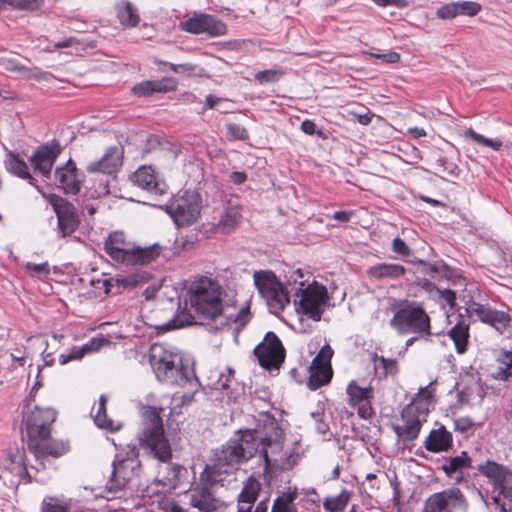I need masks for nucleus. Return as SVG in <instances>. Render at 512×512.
I'll list each match as a JSON object with an SVG mask.
<instances>
[{
  "label": "nucleus",
  "instance_id": "obj_1",
  "mask_svg": "<svg viewBox=\"0 0 512 512\" xmlns=\"http://www.w3.org/2000/svg\"><path fill=\"white\" fill-rule=\"evenodd\" d=\"M189 303L195 315L204 321L221 320V326L235 323L237 327L244 328L249 321V307L244 306L236 313L224 308L221 299V287L207 277L195 281L189 291Z\"/></svg>",
  "mask_w": 512,
  "mask_h": 512
},
{
  "label": "nucleus",
  "instance_id": "obj_2",
  "mask_svg": "<svg viewBox=\"0 0 512 512\" xmlns=\"http://www.w3.org/2000/svg\"><path fill=\"white\" fill-rule=\"evenodd\" d=\"M149 362L157 380L163 384L190 386L193 390L200 387L193 366L184 363L181 353L166 344L155 343L151 346Z\"/></svg>",
  "mask_w": 512,
  "mask_h": 512
},
{
  "label": "nucleus",
  "instance_id": "obj_3",
  "mask_svg": "<svg viewBox=\"0 0 512 512\" xmlns=\"http://www.w3.org/2000/svg\"><path fill=\"white\" fill-rule=\"evenodd\" d=\"M104 250L112 260L126 266L136 267L155 261L159 257L162 247L154 244L141 248L128 241L122 231H114L105 240Z\"/></svg>",
  "mask_w": 512,
  "mask_h": 512
},
{
  "label": "nucleus",
  "instance_id": "obj_4",
  "mask_svg": "<svg viewBox=\"0 0 512 512\" xmlns=\"http://www.w3.org/2000/svg\"><path fill=\"white\" fill-rule=\"evenodd\" d=\"M142 428L138 439L140 446L161 462L171 459L172 450L164 433L160 412L151 406L141 410Z\"/></svg>",
  "mask_w": 512,
  "mask_h": 512
},
{
  "label": "nucleus",
  "instance_id": "obj_5",
  "mask_svg": "<svg viewBox=\"0 0 512 512\" xmlns=\"http://www.w3.org/2000/svg\"><path fill=\"white\" fill-rule=\"evenodd\" d=\"M433 393L434 389L431 388V384L420 388L412 401L402 410L401 417L404 424L393 426L399 439L413 441L418 437L422 424L427 420Z\"/></svg>",
  "mask_w": 512,
  "mask_h": 512
},
{
  "label": "nucleus",
  "instance_id": "obj_6",
  "mask_svg": "<svg viewBox=\"0 0 512 512\" xmlns=\"http://www.w3.org/2000/svg\"><path fill=\"white\" fill-rule=\"evenodd\" d=\"M253 279L259 294L266 301L270 312L274 314L282 312L289 304L290 298L275 273L270 270L255 271Z\"/></svg>",
  "mask_w": 512,
  "mask_h": 512
},
{
  "label": "nucleus",
  "instance_id": "obj_7",
  "mask_svg": "<svg viewBox=\"0 0 512 512\" xmlns=\"http://www.w3.org/2000/svg\"><path fill=\"white\" fill-rule=\"evenodd\" d=\"M260 438L256 431H239L237 438L229 440L223 446L219 460L227 465L248 461L254 455L259 454Z\"/></svg>",
  "mask_w": 512,
  "mask_h": 512
},
{
  "label": "nucleus",
  "instance_id": "obj_8",
  "mask_svg": "<svg viewBox=\"0 0 512 512\" xmlns=\"http://www.w3.org/2000/svg\"><path fill=\"white\" fill-rule=\"evenodd\" d=\"M390 326L400 334L415 333L425 338L432 335L430 317L420 306H406L397 310L390 320Z\"/></svg>",
  "mask_w": 512,
  "mask_h": 512
},
{
  "label": "nucleus",
  "instance_id": "obj_9",
  "mask_svg": "<svg viewBox=\"0 0 512 512\" xmlns=\"http://www.w3.org/2000/svg\"><path fill=\"white\" fill-rule=\"evenodd\" d=\"M300 285L301 288L296 292V297H299V300H294L297 312L306 315L313 321H320L327 301L326 288L315 281L305 288H303L305 285L303 281H300Z\"/></svg>",
  "mask_w": 512,
  "mask_h": 512
},
{
  "label": "nucleus",
  "instance_id": "obj_10",
  "mask_svg": "<svg viewBox=\"0 0 512 512\" xmlns=\"http://www.w3.org/2000/svg\"><path fill=\"white\" fill-rule=\"evenodd\" d=\"M202 209L201 195L196 191H185L166 206L167 213L179 227L192 225Z\"/></svg>",
  "mask_w": 512,
  "mask_h": 512
},
{
  "label": "nucleus",
  "instance_id": "obj_11",
  "mask_svg": "<svg viewBox=\"0 0 512 512\" xmlns=\"http://www.w3.org/2000/svg\"><path fill=\"white\" fill-rule=\"evenodd\" d=\"M259 365L265 369H279L285 359V348L279 337L272 331L266 333L262 342L253 350Z\"/></svg>",
  "mask_w": 512,
  "mask_h": 512
},
{
  "label": "nucleus",
  "instance_id": "obj_12",
  "mask_svg": "<svg viewBox=\"0 0 512 512\" xmlns=\"http://www.w3.org/2000/svg\"><path fill=\"white\" fill-rule=\"evenodd\" d=\"M56 419V411L52 408L35 407L24 418L23 422L27 434V442L36 445V438L50 436L51 425Z\"/></svg>",
  "mask_w": 512,
  "mask_h": 512
},
{
  "label": "nucleus",
  "instance_id": "obj_13",
  "mask_svg": "<svg viewBox=\"0 0 512 512\" xmlns=\"http://www.w3.org/2000/svg\"><path fill=\"white\" fill-rule=\"evenodd\" d=\"M180 29L191 34H207L210 37H219L226 34V24L214 15L207 13H194L193 16L180 22Z\"/></svg>",
  "mask_w": 512,
  "mask_h": 512
},
{
  "label": "nucleus",
  "instance_id": "obj_14",
  "mask_svg": "<svg viewBox=\"0 0 512 512\" xmlns=\"http://www.w3.org/2000/svg\"><path fill=\"white\" fill-rule=\"evenodd\" d=\"M470 317L476 316L482 323L491 326L498 334L503 335L511 325V315L481 303L473 302L466 309Z\"/></svg>",
  "mask_w": 512,
  "mask_h": 512
},
{
  "label": "nucleus",
  "instance_id": "obj_15",
  "mask_svg": "<svg viewBox=\"0 0 512 512\" xmlns=\"http://www.w3.org/2000/svg\"><path fill=\"white\" fill-rule=\"evenodd\" d=\"M477 470L487 477L499 495L512 500V471L507 467L491 460L478 465Z\"/></svg>",
  "mask_w": 512,
  "mask_h": 512
},
{
  "label": "nucleus",
  "instance_id": "obj_16",
  "mask_svg": "<svg viewBox=\"0 0 512 512\" xmlns=\"http://www.w3.org/2000/svg\"><path fill=\"white\" fill-rule=\"evenodd\" d=\"M49 203L57 216L58 228L63 237L77 230L80 220L75 206L56 194L49 195Z\"/></svg>",
  "mask_w": 512,
  "mask_h": 512
},
{
  "label": "nucleus",
  "instance_id": "obj_17",
  "mask_svg": "<svg viewBox=\"0 0 512 512\" xmlns=\"http://www.w3.org/2000/svg\"><path fill=\"white\" fill-rule=\"evenodd\" d=\"M456 507H467V502L458 488L446 489L429 496L423 512H453Z\"/></svg>",
  "mask_w": 512,
  "mask_h": 512
},
{
  "label": "nucleus",
  "instance_id": "obj_18",
  "mask_svg": "<svg viewBox=\"0 0 512 512\" xmlns=\"http://www.w3.org/2000/svg\"><path fill=\"white\" fill-rule=\"evenodd\" d=\"M332 350L328 346L322 348L320 352L313 358L309 367V378L307 385L311 390H316L330 382L333 371L331 368Z\"/></svg>",
  "mask_w": 512,
  "mask_h": 512
},
{
  "label": "nucleus",
  "instance_id": "obj_19",
  "mask_svg": "<svg viewBox=\"0 0 512 512\" xmlns=\"http://www.w3.org/2000/svg\"><path fill=\"white\" fill-rule=\"evenodd\" d=\"M60 153V144L52 141L51 143L39 146L29 160L35 172H38L46 179H50L53 165Z\"/></svg>",
  "mask_w": 512,
  "mask_h": 512
},
{
  "label": "nucleus",
  "instance_id": "obj_20",
  "mask_svg": "<svg viewBox=\"0 0 512 512\" xmlns=\"http://www.w3.org/2000/svg\"><path fill=\"white\" fill-rule=\"evenodd\" d=\"M260 450L259 456L264 461L265 472L275 468L273 459L279 457L283 450L284 434L277 426H273L270 434L261 437L259 440Z\"/></svg>",
  "mask_w": 512,
  "mask_h": 512
},
{
  "label": "nucleus",
  "instance_id": "obj_21",
  "mask_svg": "<svg viewBox=\"0 0 512 512\" xmlns=\"http://www.w3.org/2000/svg\"><path fill=\"white\" fill-rule=\"evenodd\" d=\"M28 449L34 454L40 465L44 467L43 461L48 457L59 458L69 450L68 442L51 439L50 436H41L36 438V445L27 442Z\"/></svg>",
  "mask_w": 512,
  "mask_h": 512
},
{
  "label": "nucleus",
  "instance_id": "obj_22",
  "mask_svg": "<svg viewBox=\"0 0 512 512\" xmlns=\"http://www.w3.org/2000/svg\"><path fill=\"white\" fill-rule=\"evenodd\" d=\"M58 188L65 194L76 195L80 192L82 180L79 178V171L75 162L69 159L64 165L58 166L54 172Z\"/></svg>",
  "mask_w": 512,
  "mask_h": 512
},
{
  "label": "nucleus",
  "instance_id": "obj_23",
  "mask_svg": "<svg viewBox=\"0 0 512 512\" xmlns=\"http://www.w3.org/2000/svg\"><path fill=\"white\" fill-rule=\"evenodd\" d=\"M123 148L121 146L109 147L101 159L92 161L86 166L88 173H115L122 164Z\"/></svg>",
  "mask_w": 512,
  "mask_h": 512
},
{
  "label": "nucleus",
  "instance_id": "obj_24",
  "mask_svg": "<svg viewBox=\"0 0 512 512\" xmlns=\"http://www.w3.org/2000/svg\"><path fill=\"white\" fill-rule=\"evenodd\" d=\"M1 65L8 71L18 72L25 78L42 80L47 79V73L43 72L38 67H30L28 64L30 61L24 59L19 55L4 56L0 60Z\"/></svg>",
  "mask_w": 512,
  "mask_h": 512
},
{
  "label": "nucleus",
  "instance_id": "obj_25",
  "mask_svg": "<svg viewBox=\"0 0 512 512\" xmlns=\"http://www.w3.org/2000/svg\"><path fill=\"white\" fill-rule=\"evenodd\" d=\"M178 82L172 77L160 80H146L135 84L131 92L138 97H149L155 93H167L176 90Z\"/></svg>",
  "mask_w": 512,
  "mask_h": 512
},
{
  "label": "nucleus",
  "instance_id": "obj_26",
  "mask_svg": "<svg viewBox=\"0 0 512 512\" xmlns=\"http://www.w3.org/2000/svg\"><path fill=\"white\" fill-rule=\"evenodd\" d=\"M189 504L200 512H213L217 509V501L208 484L197 485L187 492Z\"/></svg>",
  "mask_w": 512,
  "mask_h": 512
},
{
  "label": "nucleus",
  "instance_id": "obj_27",
  "mask_svg": "<svg viewBox=\"0 0 512 512\" xmlns=\"http://www.w3.org/2000/svg\"><path fill=\"white\" fill-rule=\"evenodd\" d=\"M130 180L138 187L155 195H162L165 191V184L157 181L154 170L150 166H142L136 170L130 176Z\"/></svg>",
  "mask_w": 512,
  "mask_h": 512
},
{
  "label": "nucleus",
  "instance_id": "obj_28",
  "mask_svg": "<svg viewBox=\"0 0 512 512\" xmlns=\"http://www.w3.org/2000/svg\"><path fill=\"white\" fill-rule=\"evenodd\" d=\"M452 446L453 436L443 425L432 429L424 442V447L433 453L447 452Z\"/></svg>",
  "mask_w": 512,
  "mask_h": 512
},
{
  "label": "nucleus",
  "instance_id": "obj_29",
  "mask_svg": "<svg viewBox=\"0 0 512 512\" xmlns=\"http://www.w3.org/2000/svg\"><path fill=\"white\" fill-rule=\"evenodd\" d=\"M406 269L397 263H378L367 270L373 280H397L404 276Z\"/></svg>",
  "mask_w": 512,
  "mask_h": 512
},
{
  "label": "nucleus",
  "instance_id": "obj_30",
  "mask_svg": "<svg viewBox=\"0 0 512 512\" xmlns=\"http://www.w3.org/2000/svg\"><path fill=\"white\" fill-rule=\"evenodd\" d=\"M5 168L7 171L21 179L27 180L30 185L36 187L39 190V186L36 185L35 179L29 172L27 163L20 158V156L12 151L6 153Z\"/></svg>",
  "mask_w": 512,
  "mask_h": 512
},
{
  "label": "nucleus",
  "instance_id": "obj_31",
  "mask_svg": "<svg viewBox=\"0 0 512 512\" xmlns=\"http://www.w3.org/2000/svg\"><path fill=\"white\" fill-rule=\"evenodd\" d=\"M127 463L125 460H114L112 462V472L106 483V489L111 493L122 491L128 481Z\"/></svg>",
  "mask_w": 512,
  "mask_h": 512
},
{
  "label": "nucleus",
  "instance_id": "obj_32",
  "mask_svg": "<svg viewBox=\"0 0 512 512\" xmlns=\"http://www.w3.org/2000/svg\"><path fill=\"white\" fill-rule=\"evenodd\" d=\"M449 338L453 341L455 350L458 354H464L467 351L469 341V324L464 321H458L449 331Z\"/></svg>",
  "mask_w": 512,
  "mask_h": 512
},
{
  "label": "nucleus",
  "instance_id": "obj_33",
  "mask_svg": "<svg viewBox=\"0 0 512 512\" xmlns=\"http://www.w3.org/2000/svg\"><path fill=\"white\" fill-rule=\"evenodd\" d=\"M297 496V488L289 487L287 491L282 492L274 499L271 512H298L294 503Z\"/></svg>",
  "mask_w": 512,
  "mask_h": 512
},
{
  "label": "nucleus",
  "instance_id": "obj_34",
  "mask_svg": "<svg viewBox=\"0 0 512 512\" xmlns=\"http://www.w3.org/2000/svg\"><path fill=\"white\" fill-rule=\"evenodd\" d=\"M413 263H418L421 265V273L430 276L431 278H436L438 276H443L445 278H450L454 276V271L451 269L444 261L439 260L433 263H429L425 260L418 259L413 261Z\"/></svg>",
  "mask_w": 512,
  "mask_h": 512
},
{
  "label": "nucleus",
  "instance_id": "obj_35",
  "mask_svg": "<svg viewBox=\"0 0 512 512\" xmlns=\"http://www.w3.org/2000/svg\"><path fill=\"white\" fill-rule=\"evenodd\" d=\"M346 392L349 398V404L351 406L360 405L364 402H370V400L373 398V388L371 386L361 387L354 380L349 382Z\"/></svg>",
  "mask_w": 512,
  "mask_h": 512
},
{
  "label": "nucleus",
  "instance_id": "obj_36",
  "mask_svg": "<svg viewBox=\"0 0 512 512\" xmlns=\"http://www.w3.org/2000/svg\"><path fill=\"white\" fill-rule=\"evenodd\" d=\"M117 17L122 25L135 27L140 21L137 9L129 1L122 0L117 3Z\"/></svg>",
  "mask_w": 512,
  "mask_h": 512
},
{
  "label": "nucleus",
  "instance_id": "obj_37",
  "mask_svg": "<svg viewBox=\"0 0 512 512\" xmlns=\"http://www.w3.org/2000/svg\"><path fill=\"white\" fill-rule=\"evenodd\" d=\"M241 214L237 207H227L217 223V230L230 233L240 222Z\"/></svg>",
  "mask_w": 512,
  "mask_h": 512
},
{
  "label": "nucleus",
  "instance_id": "obj_38",
  "mask_svg": "<svg viewBox=\"0 0 512 512\" xmlns=\"http://www.w3.org/2000/svg\"><path fill=\"white\" fill-rule=\"evenodd\" d=\"M499 367L494 378L501 381H508L512 377V351H503L498 359Z\"/></svg>",
  "mask_w": 512,
  "mask_h": 512
},
{
  "label": "nucleus",
  "instance_id": "obj_39",
  "mask_svg": "<svg viewBox=\"0 0 512 512\" xmlns=\"http://www.w3.org/2000/svg\"><path fill=\"white\" fill-rule=\"evenodd\" d=\"M470 466L471 459L468 456L467 452L463 451L461 455L451 457L447 463L443 464L442 470L445 472L447 476L451 477L458 470Z\"/></svg>",
  "mask_w": 512,
  "mask_h": 512
},
{
  "label": "nucleus",
  "instance_id": "obj_40",
  "mask_svg": "<svg viewBox=\"0 0 512 512\" xmlns=\"http://www.w3.org/2000/svg\"><path fill=\"white\" fill-rule=\"evenodd\" d=\"M166 475L158 479V482L163 486L174 489L179 483L181 472L185 471L184 467L178 464H169L165 467Z\"/></svg>",
  "mask_w": 512,
  "mask_h": 512
},
{
  "label": "nucleus",
  "instance_id": "obj_41",
  "mask_svg": "<svg viewBox=\"0 0 512 512\" xmlns=\"http://www.w3.org/2000/svg\"><path fill=\"white\" fill-rule=\"evenodd\" d=\"M350 499V493L343 490L339 495L328 497L323 502V507L328 512H342Z\"/></svg>",
  "mask_w": 512,
  "mask_h": 512
},
{
  "label": "nucleus",
  "instance_id": "obj_42",
  "mask_svg": "<svg viewBox=\"0 0 512 512\" xmlns=\"http://www.w3.org/2000/svg\"><path fill=\"white\" fill-rule=\"evenodd\" d=\"M106 403V397L104 395H101L99 399L98 410L94 416L95 424L100 428L108 429L110 431H116L118 430L119 427H115L113 421L107 417Z\"/></svg>",
  "mask_w": 512,
  "mask_h": 512
},
{
  "label": "nucleus",
  "instance_id": "obj_43",
  "mask_svg": "<svg viewBox=\"0 0 512 512\" xmlns=\"http://www.w3.org/2000/svg\"><path fill=\"white\" fill-rule=\"evenodd\" d=\"M259 483L254 479H249L248 482L244 485L241 493L238 496V501L241 503H246L248 506L252 508V505L256 501L259 494Z\"/></svg>",
  "mask_w": 512,
  "mask_h": 512
},
{
  "label": "nucleus",
  "instance_id": "obj_44",
  "mask_svg": "<svg viewBox=\"0 0 512 512\" xmlns=\"http://www.w3.org/2000/svg\"><path fill=\"white\" fill-rule=\"evenodd\" d=\"M298 460V454L293 450H282L279 457L273 459V466L277 469L284 470L294 467Z\"/></svg>",
  "mask_w": 512,
  "mask_h": 512
},
{
  "label": "nucleus",
  "instance_id": "obj_45",
  "mask_svg": "<svg viewBox=\"0 0 512 512\" xmlns=\"http://www.w3.org/2000/svg\"><path fill=\"white\" fill-rule=\"evenodd\" d=\"M371 360L375 363L377 361L380 362L382 367L381 376L387 377L388 375H395L398 372L397 361L392 358H385L383 356H378L376 353L371 355Z\"/></svg>",
  "mask_w": 512,
  "mask_h": 512
},
{
  "label": "nucleus",
  "instance_id": "obj_46",
  "mask_svg": "<svg viewBox=\"0 0 512 512\" xmlns=\"http://www.w3.org/2000/svg\"><path fill=\"white\" fill-rule=\"evenodd\" d=\"M284 74L285 72L282 69L264 70L255 74V80L260 84L276 83Z\"/></svg>",
  "mask_w": 512,
  "mask_h": 512
},
{
  "label": "nucleus",
  "instance_id": "obj_47",
  "mask_svg": "<svg viewBox=\"0 0 512 512\" xmlns=\"http://www.w3.org/2000/svg\"><path fill=\"white\" fill-rule=\"evenodd\" d=\"M465 135L470 137L476 143L491 147L494 150H499L503 145L501 140H494V139L486 138V137L482 136L481 134H478L477 132H475L472 128L467 129L465 132Z\"/></svg>",
  "mask_w": 512,
  "mask_h": 512
},
{
  "label": "nucleus",
  "instance_id": "obj_48",
  "mask_svg": "<svg viewBox=\"0 0 512 512\" xmlns=\"http://www.w3.org/2000/svg\"><path fill=\"white\" fill-rule=\"evenodd\" d=\"M227 137L229 140L245 141L249 138V134L242 125L231 123L227 125Z\"/></svg>",
  "mask_w": 512,
  "mask_h": 512
},
{
  "label": "nucleus",
  "instance_id": "obj_49",
  "mask_svg": "<svg viewBox=\"0 0 512 512\" xmlns=\"http://www.w3.org/2000/svg\"><path fill=\"white\" fill-rule=\"evenodd\" d=\"M68 506L55 497H47L43 501L42 512H68Z\"/></svg>",
  "mask_w": 512,
  "mask_h": 512
},
{
  "label": "nucleus",
  "instance_id": "obj_50",
  "mask_svg": "<svg viewBox=\"0 0 512 512\" xmlns=\"http://www.w3.org/2000/svg\"><path fill=\"white\" fill-rule=\"evenodd\" d=\"M156 64L161 66H168L171 71L174 73L184 74V75H191L195 72L196 66L191 63H183V64H173L168 63L166 61H156Z\"/></svg>",
  "mask_w": 512,
  "mask_h": 512
},
{
  "label": "nucleus",
  "instance_id": "obj_51",
  "mask_svg": "<svg viewBox=\"0 0 512 512\" xmlns=\"http://www.w3.org/2000/svg\"><path fill=\"white\" fill-rule=\"evenodd\" d=\"M436 164L438 167L441 168L440 170L443 174V178H445L446 176H450L453 178L458 176V166L452 162H448V160L445 157L438 158Z\"/></svg>",
  "mask_w": 512,
  "mask_h": 512
},
{
  "label": "nucleus",
  "instance_id": "obj_52",
  "mask_svg": "<svg viewBox=\"0 0 512 512\" xmlns=\"http://www.w3.org/2000/svg\"><path fill=\"white\" fill-rule=\"evenodd\" d=\"M459 15L475 16L481 10V5L473 1L457 2Z\"/></svg>",
  "mask_w": 512,
  "mask_h": 512
},
{
  "label": "nucleus",
  "instance_id": "obj_53",
  "mask_svg": "<svg viewBox=\"0 0 512 512\" xmlns=\"http://www.w3.org/2000/svg\"><path fill=\"white\" fill-rule=\"evenodd\" d=\"M436 15L440 19H453L459 15L457 2L445 4L437 9Z\"/></svg>",
  "mask_w": 512,
  "mask_h": 512
},
{
  "label": "nucleus",
  "instance_id": "obj_54",
  "mask_svg": "<svg viewBox=\"0 0 512 512\" xmlns=\"http://www.w3.org/2000/svg\"><path fill=\"white\" fill-rule=\"evenodd\" d=\"M87 353L84 346L82 347H73L68 354H61L59 357V362L61 365L67 364L71 360H79Z\"/></svg>",
  "mask_w": 512,
  "mask_h": 512
},
{
  "label": "nucleus",
  "instance_id": "obj_55",
  "mask_svg": "<svg viewBox=\"0 0 512 512\" xmlns=\"http://www.w3.org/2000/svg\"><path fill=\"white\" fill-rule=\"evenodd\" d=\"M392 251L402 258H407L411 255V249L405 241L399 237L393 239Z\"/></svg>",
  "mask_w": 512,
  "mask_h": 512
},
{
  "label": "nucleus",
  "instance_id": "obj_56",
  "mask_svg": "<svg viewBox=\"0 0 512 512\" xmlns=\"http://www.w3.org/2000/svg\"><path fill=\"white\" fill-rule=\"evenodd\" d=\"M234 378V370L231 368H226V373H221L219 379L216 383L217 389L228 390L230 388V384Z\"/></svg>",
  "mask_w": 512,
  "mask_h": 512
},
{
  "label": "nucleus",
  "instance_id": "obj_57",
  "mask_svg": "<svg viewBox=\"0 0 512 512\" xmlns=\"http://www.w3.org/2000/svg\"><path fill=\"white\" fill-rule=\"evenodd\" d=\"M110 341L106 339L103 335L99 337L92 338L91 341L84 346L87 352H95L101 349L103 346L109 345Z\"/></svg>",
  "mask_w": 512,
  "mask_h": 512
},
{
  "label": "nucleus",
  "instance_id": "obj_58",
  "mask_svg": "<svg viewBox=\"0 0 512 512\" xmlns=\"http://www.w3.org/2000/svg\"><path fill=\"white\" fill-rule=\"evenodd\" d=\"M474 422L469 417H460L454 420V429L461 433L469 432L473 430Z\"/></svg>",
  "mask_w": 512,
  "mask_h": 512
},
{
  "label": "nucleus",
  "instance_id": "obj_59",
  "mask_svg": "<svg viewBox=\"0 0 512 512\" xmlns=\"http://www.w3.org/2000/svg\"><path fill=\"white\" fill-rule=\"evenodd\" d=\"M11 4L18 9L34 10L40 7L42 0H11Z\"/></svg>",
  "mask_w": 512,
  "mask_h": 512
},
{
  "label": "nucleus",
  "instance_id": "obj_60",
  "mask_svg": "<svg viewBox=\"0 0 512 512\" xmlns=\"http://www.w3.org/2000/svg\"><path fill=\"white\" fill-rule=\"evenodd\" d=\"M25 268L27 271L35 274H44L48 275L50 273V267L48 262H43L40 264H35L31 262H27L25 264Z\"/></svg>",
  "mask_w": 512,
  "mask_h": 512
},
{
  "label": "nucleus",
  "instance_id": "obj_61",
  "mask_svg": "<svg viewBox=\"0 0 512 512\" xmlns=\"http://www.w3.org/2000/svg\"><path fill=\"white\" fill-rule=\"evenodd\" d=\"M301 130L308 135H313L316 133L319 137L325 138L323 131H317L315 123L311 120H304L301 124Z\"/></svg>",
  "mask_w": 512,
  "mask_h": 512
},
{
  "label": "nucleus",
  "instance_id": "obj_62",
  "mask_svg": "<svg viewBox=\"0 0 512 512\" xmlns=\"http://www.w3.org/2000/svg\"><path fill=\"white\" fill-rule=\"evenodd\" d=\"M439 297L444 300L451 308L456 304V293L451 289L439 290Z\"/></svg>",
  "mask_w": 512,
  "mask_h": 512
},
{
  "label": "nucleus",
  "instance_id": "obj_63",
  "mask_svg": "<svg viewBox=\"0 0 512 512\" xmlns=\"http://www.w3.org/2000/svg\"><path fill=\"white\" fill-rule=\"evenodd\" d=\"M183 326H184L183 322L179 321L177 318H174V319L169 320L167 323H165L161 326H158L157 330L159 333H165L167 331L175 330V329L181 328Z\"/></svg>",
  "mask_w": 512,
  "mask_h": 512
},
{
  "label": "nucleus",
  "instance_id": "obj_64",
  "mask_svg": "<svg viewBox=\"0 0 512 512\" xmlns=\"http://www.w3.org/2000/svg\"><path fill=\"white\" fill-rule=\"evenodd\" d=\"M377 59H382L387 63H397L400 60V55L397 52H389L385 54H372Z\"/></svg>",
  "mask_w": 512,
  "mask_h": 512
}]
</instances>
